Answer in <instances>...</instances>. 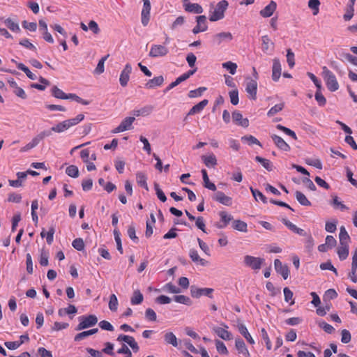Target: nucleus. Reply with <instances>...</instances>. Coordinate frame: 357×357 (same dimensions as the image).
<instances>
[{
  "instance_id": "6",
  "label": "nucleus",
  "mask_w": 357,
  "mask_h": 357,
  "mask_svg": "<svg viewBox=\"0 0 357 357\" xmlns=\"http://www.w3.org/2000/svg\"><path fill=\"white\" fill-rule=\"evenodd\" d=\"M213 291L214 289L212 288H197L192 286L191 287L190 293L193 298H198L202 296H206L212 298Z\"/></svg>"
},
{
  "instance_id": "52",
  "label": "nucleus",
  "mask_w": 357,
  "mask_h": 357,
  "mask_svg": "<svg viewBox=\"0 0 357 357\" xmlns=\"http://www.w3.org/2000/svg\"><path fill=\"white\" fill-rule=\"evenodd\" d=\"M118 307V299L115 294H112L109 297V308L111 311H116Z\"/></svg>"
},
{
  "instance_id": "18",
  "label": "nucleus",
  "mask_w": 357,
  "mask_h": 357,
  "mask_svg": "<svg viewBox=\"0 0 357 357\" xmlns=\"http://www.w3.org/2000/svg\"><path fill=\"white\" fill-rule=\"evenodd\" d=\"M235 347L238 354H242L244 357H250L249 351L244 341L241 338H236L235 341Z\"/></svg>"
},
{
  "instance_id": "40",
  "label": "nucleus",
  "mask_w": 357,
  "mask_h": 357,
  "mask_svg": "<svg viewBox=\"0 0 357 357\" xmlns=\"http://www.w3.org/2000/svg\"><path fill=\"white\" fill-rule=\"evenodd\" d=\"M232 227L234 229L239 231L246 232L248 231L247 223L240 220H234L232 223Z\"/></svg>"
},
{
  "instance_id": "51",
  "label": "nucleus",
  "mask_w": 357,
  "mask_h": 357,
  "mask_svg": "<svg viewBox=\"0 0 357 357\" xmlns=\"http://www.w3.org/2000/svg\"><path fill=\"white\" fill-rule=\"evenodd\" d=\"M66 172L69 176L73 178H77L79 176V170L77 167L75 165H70L68 167Z\"/></svg>"
},
{
  "instance_id": "58",
  "label": "nucleus",
  "mask_w": 357,
  "mask_h": 357,
  "mask_svg": "<svg viewBox=\"0 0 357 357\" xmlns=\"http://www.w3.org/2000/svg\"><path fill=\"white\" fill-rule=\"evenodd\" d=\"M66 99H71V100H75L79 103L84 105H87L89 103L87 100H85L81 98L79 96H77L75 93L67 94Z\"/></svg>"
},
{
  "instance_id": "2",
  "label": "nucleus",
  "mask_w": 357,
  "mask_h": 357,
  "mask_svg": "<svg viewBox=\"0 0 357 357\" xmlns=\"http://www.w3.org/2000/svg\"><path fill=\"white\" fill-rule=\"evenodd\" d=\"M321 75L326 83L328 89L334 92L338 90L339 84L335 74L331 71L326 66L322 67Z\"/></svg>"
},
{
  "instance_id": "45",
  "label": "nucleus",
  "mask_w": 357,
  "mask_h": 357,
  "mask_svg": "<svg viewBox=\"0 0 357 357\" xmlns=\"http://www.w3.org/2000/svg\"><path fill=\"white\" fill-rule=\"evenodd\" d=\"M4 24L9 29L13 31L19 32L20 31L18 24L10 18L5 20Z\"/></svg>"
},
{
  "instance_id": "13",
  "label": "nucleus",
  "mask_w": 357,
  "mask_h": 357,
  "mask_svg": "<svg viewBox=\"0 0 357 357\" xmlns=\"http://www.w3.org/2000/svg\"><path fill=\"white\" fill-rule=\"evenodd\" d=\"M222 327H215L213 328V331L217 334L218 337L224 340H230L232 339V335L230 332L227 331L228 326L223 324Z\"/></svg>"
},
{
  "instance_id": "22",
  "label": "nucleus",
  "mask_w": 357,
  "mask_h": 357,
  "mask_svg": "<svg viewBox=\"0 0 357 357\" xmlns=\"http://www.w3.org/2000/svg\"><path fill=\"white\" fill-rule=\"evenodd\" d=\"M271 138L275 145L281 150L284 151H289L290 150V146L288 144H287L284 140L280 137V136H278L276 135H273L271 136Z\"/></svg>"
},
{
  "instance_id": "47",
  "label": "nucleus",
  "mask_w": 357,
  "mask_h": 357,
  "mask_svg": "<svg viewBox=\"0 0 357 357\" xmlns=\"http://www.w3.org/2000/svg\"><path fill=\"white\" fill-rule=\"evenodd\" d=\"M222 68L227 70L230 74L234 75L236 72L237 64L232 61L225 62L222 64Z\"/></svg>"
},
{
  "instance_id": "19",
  "label": "nucleus",
  "mask_w": 357,
  "mask_h": 357,
  "mask_svg": "<svg viewBox=\"0 0 357 357\" xmlns=\"http://www.w3.org/2000/svg\"><path fill=\"white\" fill-rule=\"evenodd\" d=\"M232 119L236 124L244 128H247L249 126L248 119L243 118V115L238 111H234L232 113Z\"/></svg>"
},
{
  "instance_id": "16",
  "label": "nucleus",
  "mask_w": 357,
  "mask_h": 357,
  "mask_svg": "<svg viewBox=\"0 0 357 357\" xmlns=\"http://www.w3.org/2000/svg\"><path fill=\"white\" fill-rule=\"evenodd\" d=\"M233 38L230 32H221L213 36V43L218 45L223 42L231 41Z\"/></svg>"
},
{
  "instance_id": "57",
  "label": "nucleus",
  "mask_w": 357,
  "mask_h": 357,
  "mask_svg": "<svg viewBox=\"0 0 357 357\" xmlns=\"http://www.w3.org/2000/svg\"><path fill=\"white\" fill-rule=\"evenodd\" d=\"M287 61L291 68L295 66L294 53L291 49L287 50Z\"/></svg>"
},
{
  "instance_id": "21",
  "label": "nucleus",
  "mask_w": 357,
  "mask_h": 357,
  "mask_svg": "<svg viewBox=\"0 0 357 357\" xmlns=\"http://www.w3.org/2000/svg\"><path fill=\"white\" fill-rule=\"evenodd\" d=\"M277 4L271 1L264 9L261 10L260 15L264 17H271L276 10Z\"/></svg>"
},
{
  "instance_id": "11",
  "label": "nucleus",
  "mask_w": 357,
  "mask_h": 357,
  "mask_svg": "<svg viewBox=\"0 0 357 357\" xmlns=\"http://www.w3.org/2000/svg\"><path fill=\"white\" fill-rule=\"evenodd\" d=\"M117 341L126 342L135 352L139 349L138 344L132 336L121 334L118 336Z\"/></svg>"
},
{
  "instance_id": "15",
  "label": "nucleus",
  "mask_w": 357,
  "mask_h": 357,
  "mask_svg": "<svg viewBox=\"0 0 357 357\" xmlns=\"http://www.w3.org/2000/svg\"><path fill=\"white\" fill-rule=\"evenodd\" d=\"M274 266L278 273L280 274L284 280L288 278L289 270L287 265H283L279 259H275L274 261Z\"/></svg>"
},
{
  "instance_id": "17",
  "label": "nucleus",
  "mask_w": 357,
  "mask_h": 357,
  "mask_svg": "<svg viewBox=\"0 0 357 357\" xmlns=\"http://www.w3.org/2000/svg\"><path fill=\"white\" fill-rule=\"evenodd\" d=\"M282 68L281 63L278 58L273 59V67H272V79L273 81L277 82L281 75Z\"/></svg>"
},
{
  "instance_id": "20",
  "label": "nucleus",
  "mask_w": 357,
  "mask_h": 357,
  "mask_svg": "<svg viewBox=\"0 0 357 357\" xmlns=\"http://www.w3.org/2000/svg\"><path fill=\"white\" fill-rule=\"evenodd\" d=\"M153 110V106L148 105L142 107L138 109H134L132 111V114L134 116H146L152 113Z\"/></svg>"
},
{
  "instance_id": "4",
  "label": "nucleus",
  "mask_w": 357,
  "mask_h": 357,
  "mask_svg": "<svg viewBox=\"0 0 357 357\" xmlns=\"http://www.w3.org/2000/svg\"><path fill=\"white\" fill-rule=\"evenodd\" d=\"M169 49L163 45H152L149 56L152 58L163 57L168 54Z\"/></svg>"
},
{
  "instance_id": "9",
  "label": "nucleus",
  "mask_w": 357,
  "mask_h": 357,
  "mask_svg": "<svg viewBox=\"0 0 357 357\" xmlns=\"http://www.w3.org/2000/svg\"><path fill=\"white\" fill-rule=\"evenodd\" d=\"M143 1V8L142 10V23L144 26H146L149 24L150 20V11H151V3L149 0Z\"/></svg>"
},
{
  "instance_id": "30",
  "label": "nucleus",
  "mask_w": 357,
  "mask_h": 357,
  "mask_svg": "<svg viewBox=\"0 0 357 357\" xmlns=\"http://www.w3.org/2000/svg\"><path fill=\"white\" fill-rule=\"evenodd\" d=\"M164 78L162 76L155 77L151 79H149L146 84V86L148 89H153L155 86H159L162 84Z\"/></svg>"
},
{
  "instance_id": "43",
  "label": "nucleus",
  "mask_w": 357,
  "mask_h": 357,
  "mask_svg": "<svg viewBox=\"0 0 357 357\" xmlns=\"http://www.w3.org/2000/svg\"><path fill=\"white\" fill-rule=\"evenodd\" d=\"M331 204L335 208H340L342 211L348 210V207L344 204H342L341 202H340L337 196L336 195L333 196V199L331 202Z\"/></svg>"
},
{
  "instance_id": "49",
  "label": "nucleus",
  "mask_w": 357,
  "mask_h": 357,
  "mask_svg": "<svg viewBox=\"0 0 357 357\" xmlns=\"http://www.w3.org/2000/svg\"><path fill=\"white\" fill-rule=\"evenodd\" d=\"M174 301L178 303H182L187 305H190L192 304V301L190 298L184 295L174 296Z\"/></svg>"
},
{
  "instance_id": "37",
  "label": "nucleus",
  "mask_w": 357,
  "mask_h": 357,
  "mask_svg": "<svg viewBox=\"0 0 357 357\" xmlns=\"http://www.w3.org/2000/svg\"><path fill=\"white\" fill-rule=\"evenodd\" d=\"M77 310L76 307L73 305H69L66 308H61L58 311V314L60 317H63L66 314H72L77 313Z\"/></svg>"
},
{
  "instance_id": "25",
  "label": "nucleus",
  "mask_w": 357,
  "mask_h": 357,
  "mask_svg": "<svg viewBox=\"0 0 357 357\" xmlns=\"http://www.w3.org/2000/svg\"><path fill=\"white\" fill-rule=\"evenodd\" d=\"M282 222H283V224L288 228L291 231H292L293 232L296 233V234H298L301 236H305V231L303 229H301V228H298L296 227V225H295L294 224H293L291 222H290L289 220L286 219V218H283L282 220Z\"/></svg>"
},
{
  "instance_id": "64",
  "label": "nucleus",
  "mask_w": 357,
  "mask_h": 357,
  "mask_svg": "<svg viewBox=\"0 0 357 357\" xmlns=\"http://www.w3.org/2000/svg\"><path fill=\"white\" fill-rule=\"evenodd\" d=\"M145 317L151 321H155L157 319L156 313L151 308H147L145 311Z\"/></svg>"
},
{
  "instance_id": "27",
  "label": "nucleus",
  "mask_w": 357,
  "mask_h": 357,
  "mask_svg": "<svg viewBox=\"0 0 357 357\" xmlns=\"http://www.w3.org/2000/svg\"><path fill=\"white\" fill-rule=\"evenodd\" d=\"M238 330L239 333L245 338V340L251 344H255V340L248 332L246 326L243 324H238Z\"/></svg>"
},
{
  "instance_id": "1",
  "label": "nucleus",
  "mask_w": 357,
  "mask_h": 357,
  "mask_svg": "<svg viewBox=\"0 0 357 357\" xmlns=\"http://www.w3.org/2000/svg\"><path fill=\"white\" fill-rule=\"evenodd\" d=\"M229 3L226 0L219 1L215 7L211 4L209 10V20L211 22H216L223 19L225 17V12L227 9Z\"/></svg>"
},
{
  "instance_id": "39",
  "label": "nucleus",
  "mask_w": 357,
  "mask_h": 357,
  "mask_svg": "<svg viewBox=\"0 0 357 357\" xmlns=\"http://www.w3.org/2000/svg\"><path fill=\"white\" fill-rule=\"evenodd\" d=\"M69 128H70V127L68 125L66 121L65 120L63 121H61V122L57 123L56 126L52 127L51 130L53 132H55L57 133H61V132H63L67 130Z\"/></svg>"
},
{
  "instance_id": "31",
  "label": "nucleus",
  "mask_w": 357,
  "mask_h": 357,
  "mask_svg": "<svg viewBox=\"0 0 357 357\" xmlns=\"http://www.w3.org/2000/svg\"><path fill=\"white\" fill-rule=\"evenodd\" d=\"M339 238L340 245H349L350 237L344 226L340 229Z\"/></svg>"
},
{
  "instance_id": "5",
  "label": "nucleus",
  "mask_w": 357,
  "mask_h": 357,
  "mask_svg": "<svg viewBox=\"0 0 357 357\" xmlns=\"http://www.w3.org/2000/svg\"><path fill=\"white\" fill-rule=\"evenodd\" d=\"M264 261V259L260 257H255L250 255H245L244 257L245 264L254 270L260 269Z\"/></svg>"
},
{
  "instance_id": "26",
  "label": "nucleus",
  "mask_w": 357,
  "mask_h": 357,
  "mask_svg": "<svg viewBox=\"0 0 357 357\" xmlns=\"http://www.w3.org/2000/svg\"><path fill=\"white\" fill-rule=\"evenodd\" d=\"M208 101L206 99H204L199 102L198 104L194 105L188 112V116L194 115L197 113H199L202 112L204 108L208 105Z\"/></svg>"
},
{
  "instance_id": "32",
  "label": "nucleus",
  "mask_w": 357,
  "mask_h": 357,
  "mask_svg": "<svg viewBox=\"0 0 357 357\" xmlns=\"http://www.w3.org/2000/svg\"><path fill=\"white\" fill-rule=\"evenodd\" d=\"M137 183L141 187L144 188L146 190H149V187L146 183L147 176L145 173L139 172L136 174Z\"/></svg>"
},
{
  "instance_id": "62",
  "label": "nucleus",
  "mask_w": 357,
  "mask_h": 357,
  "mask_svg": "<svg viewBox=\"0 0 357 357\" xmlns=\"http://www.w3.org/2000/svg\"><path fill=\"white\" fill-rule=\"evenodd\" d=\"M219 215L221 219L220 221H222V223H224L227 226L229 224V222L233 219V217L225 211H220L219 213Z\"/></svg>"
},
{
  "instance_id": "54",
  "label": "nucleus",
  "mask_w": 357,
  "mask_h": 357,
  "mask_svg": "<svg viewBox=\"0 0 357 357\" xmlns=\"http://www.w3.org/2000/svg\"><path fill=\"white\" fill-rule=\"evenodd\" d=\"M108 56H109V54L101 58V59L99 61V62L97 65L96 68L95 69V73L100 75L104 72V70H105L104 63H105V61L108 58Z\"/></svg>"
},
{
  "instance_id": "28",
  "label": "nucleus",
  "mask_w": 357,
  "mask_h": 357,
  "mask_svg": "<svg viewBox=\"0 0 357 357\" xmlns=\"http://www.w3.org/2000/svg\"><path fill=\"white\" fill-rule=\"evenodd\" d=\"M185 10L188 12L196 14H200L203 12L202 7L199 4L195 3H185Z\"/></svg>"
},
{
  "instance_id": "63",
  "label": "nucleus",
  "mask_w": 357,
  "mask_h": 357,
  "mask_svg": "<svg viewBox=\"0 0 357 357\" xmlns=\"http://www.w3.org/2000/svg\"><path fill=\"white\" fill-rule=\"evenodd\" d=\"M73 247L78 251H81L84 248L83 239L81 238H75L72 243Z\"/></svg>"
},
{
  "instance_id": "53",
  "label": "nucleus",
  "mask_w": 357,
  "mask_h": 357,
  "mask_svg": "<svg viewBox=\"0 0 357 357\" xmlns=\"http://www.w3.org/2000/svg\"><path fill=\"white\" fill-rule=\"evenodd\" d=\"M319 0H309L308 7L313 10V15H316L319 10Z\"/></svg>"
},
{
  "instance_id": "44",
  "label": "nucleus",
  "mask_w": 357,
  "mask_h": 357,
  "mask_svg": "<svg viewBox=\"0 0 357 357\" xmlns=\"http://www.w3.org/2000/svg\"><path fill=\"white\" fill-rule=\"evenodd\" d=\"M250 189L256 201L260 199L264 204L267 202L266 197L259 190L254 189L252 187H250Z\"/></svg>"
},
{
  "instance_id": "3",
  "label": "nucleus",
  "mask_w": 357,
  "mask_h": 357,
  "mask_svg": "<svg viewBox=\"0 0 357 357\" xmlns=\"http://www.w3.org/2000/svg\"><path fill=\"white\" fill-rule=\"evenodd\" d=\"M79 324L77 325L76 330L81 331L95 326L98 322V318L96 315L90 314L89 316H81L79 317Z\"/></svg>"
},
{
  "instance_id": "55",
  "label": "nucleus",
  "mask_w": 357,
  "mask_h": 357,
  "mask_svg": "<svg viewBox=\"0 0 357 357\" xmlns=\"http://www.w3.org/2000/svg\"><path fill=\"white\" fill-rule=\"evenodd\" d=\"M241 140L244 141V142H247L250 145L257 144V145L261 146V144L260 143V142L252 135L243 136V137H242Z\"/></svg>"
},
{
  "instance_id": "29",
  "label": "nucleus",
  "mask_w": 357,
  "mask_h": 357,
  "mask_svg": "<svg viewBox=\"0 0 357 357\" xmlns=\"http://www.w3.org/2000/svg\"><path fill=\"white\" fill-rule=\"evenodd\" d=\"M202 174L203 182H204V186L206 188H208V189H209L211 190L215 191L216 190V186H215V185L213 183H211L209 181V178H208L206 170V169H202Z\"/></svg>"
},
{
  "instance_id": "41",
  "label": "nucleus",
  "mask_w": 357,
  "mask_h": 357,
  "mask_svg": "<svg viewBox=\"0 0 357 357\" xmlns=\"http://www.w3.org/2000/svg\"><path fill=\"white\" fill-rule=\"evenodd\" d=\"M337 255L340 260H344L349 255V245H340L337 249Z\"/></svg>"
},
{
  "instance_id": "61",
  "label": "nucleus",
  "mask_w": 357,
  "mask_h": 357,
  "mask_svg": "<svg viewBox=\"0 0 357 357\" xmlns=\"http://www.w3.org/2000/svg\"><path fill=\"white\" fill-rule=\"evenodd\" d=\"M154 188L156 192V195L158 198L162 202H165L167 200V197L163 192V191L160 189L159 185L157 183H154Z\"/></svg>"
},
{
  "instance_id": "23",
  "label": "nucleus",
  "mask_w": 357,
  "mask_h": 357,
  "mask_svg": "<svg viewBox=\"0 0 357 357\" xmlns=\"http://www.w3.org/2000/svg\"><path fill=\"white\" fill-rule=\"evenodd\" d=\"M189 256L192 261L195 263L199 264L203 266H205L208 264V261L204 259L201 258L197 251L195 249L190 250Z\"/></svg>"
},
{
  "instance_id": "24",
  "label": "nucleus",
  "mask_w": 357,
  "mask_h": 357,
  "mask_svg": "<svg viewBox=\"0 0 357 357\" xmlns=\"http://www.w3.org/2000/svg\"><path fill=\"white\" fill-rule=\"evenodd\" d=\"M261 49L265 53H267L269 50L274 49V43H273L268 36L265 35L261 37Z\"/></svg>"
},
{
  "instance_id": "46",
  "label": "nucleus",
  "mask_w": 357,
  "mask_h": 357,
  "mask_svg": "<svg viewBox=\"0 0 357 357\" xmlns=\"http://www.w3.org/2000/svg\"><path fill=\"white\" fill-rule=\"evenodd\" d=\"M51 93L52 95L56 98L66 99L67 94H66L62 90L59 89L56 86H54L52 88Z\"/></svg>"
},
{
  "instance_id": "50",
  "label": "nucleus",
  "mask_w": 357,
  "mask_h": 357,
  "mask_svg": "<svg viewBox=\"0 0 357 357\" xmlns=\"http://www.w3.org/2000/svg\"><path fill=\"white\" fill-rule=\"evenodd\" d=\"M284 104L283 102L275 105L272 107L268 112L267 115L268 116H273L279 112L282 111L284 108Z\"/></svg>"
},
{
  "instance_id": "7",
  "label": "nucleus",
  "mask_w": 357,
  "mask_h": 357,
  "mask_svg": "<svg viewBox=\"0 0 357 357\" xmlns=\"http://www.w3.org/2000/svg\"><path fill=\"white\" fill-rule=\"evenodd\" d=\"M135 120V116H128L125 118L119 126L112 130V133H119L131 129L132 124Z\"/></svg>"
},
{
  "instance_id": "38",
  "label": "nucleus",
  "mask_w": 357,
  "mask_h": 357,
  "mask_svg": "<svg viewBox=\"0 0 357 357\" xmlns=\"http://www.w3.org/2000/svg\"><path fill=\"white\" fill-rule=\"evenodd\" d=\"M98 331V328H93V329H91L89 331L81 332L79 333H77L75 336L74 340H75V341H80L89 335L96 333Z\"/></svg>"
},
{
  "instance_id": "36",
  "label": "nucleus",
  "mask_w": 357,
  "mask_h": 357,
  "mask_svg": "<svg viewBox=\"0 0 357 357\" xmlns=\"http://www.w3.org/2000/svg\"><path fill=\"white\" fill-rule=\"evenodd\" d=\"M295 197L299 204L302 206H311V202L307 199L306 196L303 192L296 191L295 192Z\"/></svg>"
},
{
  "instance_id": "34",
  "label": "nucleus",
  "mask_w": 357,
  "mask_h": 357,
  "mask_svg": "<svg viewBox=\"0 0 357 357\" xmlns=\"http://www.w3.org/2000/svg\"><path fill=\"white\" fill-rule=\"evenodd\" d=\"M165 342L167 344H172L173 347L178 346V340L176 335L172 332H167L164 335Z\"/></svg>"
},
{
  "instance_id": "8",
  "label": "nucleus",
  "mask_w": 357,
  "mask_h": 357,
  "mask_svg": "<svg viewBox=\"0 0 357 357\" xmlns=\"http://www.w3.org/2000/svg\"><path fill=\"white\" fill-rule=\"evenodd\" d=\"M197 25L193 28L192 32L197 34L199 32H204L207 30L208 25L206 17L205 15H199L196 17Z\"/></svg>"
},
{
  "instance_id": "59",
  "label": "nucleus",
  "mask_w": 357,
  "mask_h": 357,
  "mask_svg": "<svg viewBox=\"0 0 357 357\" xmlns=\"http://www.w3.org/2000/svg\"><path fill=\"white\" fill-rule=\"evenodd\" d=\"M114 350V344L111 342H105V348L102 350V353H105L107 355L114 356L115 353L113 351Z\"/></svg>"
},
{
  "instance_id": "60",
  "label": "nucleus",
  "mask_w": 357,
  "mask_h": 357,
  "mask_svg": "<svg viewBox=\"0 0 357 357\" xmlns=\"http://www.w3.org/2000/svg\"><path fill=\"white\" fill-rule=\"evenodd\" d=\"M49 253L45 250H42L40 256V264L42 266H46L48 265Z\"/></svg>"
},
{
  "instance_id": "10",
  "label": "nucleus",
  "mask_w": 357,
  "mask_h": 357,
  "mask_svg": "<svg viewBox=\"0 0 357 357\" xmlns=\"http://www.w3.org/2000/svg\"><path fill=\"white\" fill-rule=\"evenodd\" d=\"M246 92L250 95V98L256 100L257 91V82L250 78H247Z\"/></svg>"
},
{
  "instance_id": "56",
  "label": "nucleus",
  "mask_w": 357,
  "mask_h": 357,
  "mask_svg": "<svg viewBox=\"0 0 357 357\" xmlns=\"http://www.w3.org/2000/svg\"><path fill=\"white\" fill-rule=\"evenodd\" d=\"M321 89H317V90L315 93L314 97H315V100L317 101L318 104L320 106H324L326 103V99L321 93Z\"/></svg>"
},
{
  "instance_id": "35",
  "label": "nucleus",
  "mask_w": 357,
  "mask_h": 357,
  "mask_svg": "<svg viewBox=\"0 0 357 357\" xmlns=\"http://www.w3.org/2000/svg\"><path fill=\"white\" fill-rule=\"evenodd\" d=\"M202 160L205 165L208 167H215L217 165V159L213 154L203 155Z\"/></svg>"
},
{
  "instance_id": "12",
  "label": "nucleus",
  "mask_w": 357,
  "mask_h": 357,
  "mask_svg": "<svg viewBox=\"0 0 357 357\" xmlns=\"http://www.w3.org/2000/svg\"><path fill=\"white\" fill-rule=\"evenodd\" d=\"M132 72V66L130 63H127L123 70L121 71L119 78L120 84L124 87L127 86L130 79V75Z\"/></svg>"
},
{
  "instance_id": "42",
  "label": "nucleus",
  "mask_w": 357,
  "mask_h": 357,
  "mask_svg": "<svg viewBox=\"0 0 357 357\" xmlns=\"http://www.w3.org/2000/svg\"><path fill=\"white\" fill-rule=\"evenodd\" d=\"M255 160L261 163V165L268 171H272L273 165L269 160L261 158L260 156H256Z\"/></svg>"
},
{
  "instance_id": "48",
  "label": "nucleus",
  "mask_w": 357,
  "mask_h": 357,
  "mask_svg": "<svg viewBox=\"0 0 357 357\" xmlns=\"http://www.w3.org/2000/svg\"><path fill=\"white\" fill-rule=\"evenodd\" d=\"M84 119V115L82 114H79L77 115L75 118L69 119L66 120L68 125L70 128L77 125L79 123H80L83 119Z\"/></svg>"
},
{
  "instance_id": "14",
  "label": "nucleus",
  "mask_w": 357,
  "mask_h": 357,
  "mask_svg": "<svg viewBox=\"0 0 357 357\" xmlns=\"http://www.w3.org/2000/svg\"><path fill=\"white\" fill-rule=\"evenodd\" d=\"M213 199L215 201L225 206H231L232 204L231 197L227 196L224 192L221 191L216 192L213 195Z\"/></svg>"
},
{
  "instance_id": "33",
  "label": "nucleus",
  "mask_w": 357,
  "mask_h": 357,
  "mask_svg": "<svg viewBox=\"0 0 357 357\" xmlns=\"http://www.w3.org/2000/svg\"><path fill=\"white\" fill-rule=\"evenodd\" d=\"M144 296L139 290H135L133 294L130 298V303L132 305H139L143 302Z\"/></svg>"
}]
</instances>
